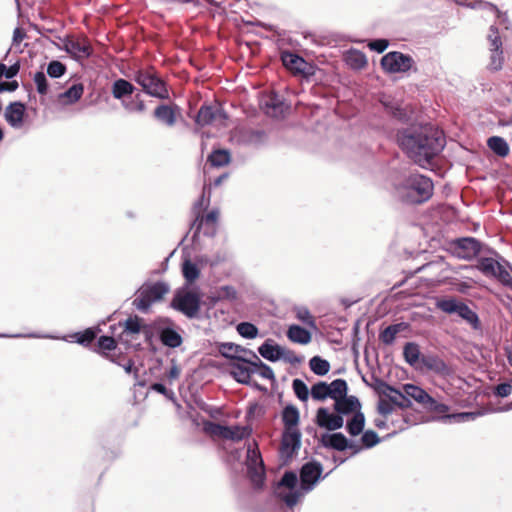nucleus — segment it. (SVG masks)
Wrapping results in <instances>:
<instances>
[{
  "instance_id": "obj_1",
  "label": "nucleus",
  "mask_w": 512,
  "mask_h": 512,
  "mask_svg": "<svg viewBox=\"0 0 512 512\" xmlns=\"http://www.w3.org/2000/svg\"><path fill=\"white\" fill-rule=\"evenodd\" d=\"M400 145L415 163L426 167L444 148L445 136L439 128L425 124L407 130L400 137Z\"/></svg>"
},
{
  "instance_id": "obj_2",
  "label": "nucleus",
  "mask_w": 512,
  "mask_h": 512,
  "mask_svg": "<svg viewBox=\"0 0 512 512\" xmlns=\"http://www.w3.org/2000/svg\"><path fill=\"white\" fill-rule=\"evenodd\" d=\"M399 199L407 204L419 205L427 202L434 191L433 181L421 174H411L395 186Z\"/></svg>"
},
{
  "instance_id": "obj_3",
  "label": "nucleus",
  "mask_w": 512,
  "mask_h": 512,
  "mask_svg": "<svg viewBox=\"0 0 512 512\" xmlns=\"http://www.w3.org/2000/svg\"><path fill=\"white\" fill-rule=\"evenodd\" d=\"M381 66L384 71L390 74L407 73L410 70H417L413 57L399 51H391L385 54L381 59Z\"/></svg>"
},
{
  "instance_id": "obj_4",
  "label": "nucleus",
  "mask_w": 512,
  "mask_h": 512,
  "mask_svg": "<svg viewBox=\"0 0 512 512\" xmlns=\"http://www.w3.org/2000/svg\"><path fill=\"white\" fill-rule=\"evenodd\" d=\"M169 292V287L164 282H156L142 288L139 295L134 299L133 305L142 312H147L151 305L164 298Z\"/></svg>"
},
{
  "instance_id": "obj_5",
  "label": "nucleus",
  "mask_w": 512,
  "mask_h": 512,
  "mask_svg": "<svg viewBox=\"0 0 512 512\" xmlns=\"http://www.w3.org/2000/svg\"><path fill=\"white\" fill-rule=\"evenodd\" d=\"M134 79L149 96H168L164 81L154 70H139L136 72Z\"/></svg>"
},
{
  "instance_id": "obj_6",
  "label": "nucleus",
  "mask_w": 512,
  "mask_h": 512,
  "mask_svg": "<svg viewBox=\"0 0 512 512\" xmlns=\"http://www.w3.org/2000/svg\"><path fill=\"white\" fill-rule=\"evenodd\" d=\"M201 204L202 203H199V205H195L193 208L195 219L191 225V229H194V237H197L201 231H203L206 236H214L217 230L219 211L213 209L205 215H202L200 209Z\"/></svg>"
},
{
  "instance_id": "obj_7",
  "label": "nucleus",
  "mask_w": 512,
  "mask_h": 512,
  "mask_svg": "<svg viewBox=\"0 0 512 512\" xmlns=\"http://www.w3.org/2000/svg\"><path fill=\"white\" fill-rule=\"evenodd\" d=\"M171 307L183 313L188 318H195L200 311L201 298L193 291L179 292L174 296Z\"/></svg>"
},
{
  "instance_id": "obj_8",
  "label": "nucleus",
  "mask_w": 512,
  "mask_h": 512,
  "mask_svg": "<svg viewBox=\"0 0 512 512\" xmlns=\"http://www.w3.org/2000/svg\"><path fill=\"white\" fill-rule=\"evenodd\" d=\"M380 103L394 118L402 122L417 120V111L412 105L399 98H383Z\"/></svg>"
},
{
  "instance_id": "obj_9",
  "label": "nucleus",
  "mask_w": 512,
  "mask_h": 512,
  "mask_svg": "<svg viewBox=\"0 0 512 512\" xmlns=\"http://www.w3.org/2000/svg\"><path fill=\"white\" fill-rule=\"evenodd\" d=\"M476 268L487 277L498 279L504 285L512 284V277L506 268L493 258L484 257L478 260Z\"/></svg>"
},
{
  "instance_id": "obj_10",
  "label": "nucleus",
  "mask_w": 512,
  "mask_h": 512,
  "mask_svg": "<svg viewBox=\"0 0 512 512\" xmlns=\"http://www.w3.org/2000/svg\"><path fill=\"white\" fill-rule=\"evenodd\" d=\"M301 446V432L299 429H284L280 444L282 457L291 458Z\"/></svg>"
},
{
  "instance_id": "obj_11",
  "label": "nucleus",
  "mask_w": 512,
  "mask_h": 512,
  "mask_svg": "<svg viewBox=\"0 0 512 512\" xmlns=\"http://www.w3.org/2000/svg\"><path fill=\"white\" fill-rule=\"evenodd\" d=\"M454 253L457 257L470 260L481 251V244L472 237L461 238L453 243Z\"/></svg>"
},
{
  "instance_id": "obj_12",
  "label": "nucleus",
  "mask_w": 512,
  "mask_h": 512,
  "mask_svg": "<svg viewBox=\"0 0 512 512\" xmlns=\"http://www.w3.org/2000/svg\"><path fill=\"white\" fill-rule=\"evenodd\" d=\"M323 466L316 461L305 463L300 470V480L303 489L309 490L320 479Z\"/></svg>"
},
{
  "instance_id": "obj_13",
  "label": "nucleus",
  "mask_w": 512,
  "mask_h": 512,
  "mask_svg": "<svg viewBox=\"0 0 512 512\" xmlns=\"http://www.w3.org/2000/svg\"><path fill=\"white\" fill-rule=\"evenodd\" d=\"M259 106L272 118L284 117L290 110V104L285 103L283 98H261Z\"/></svg>"
},
{
  "instance_id": "obj_14",
  "label": "nucleus",
  "mask_w": 512,
  "mask_h": 512,
  "mask_svg": "<svg viewBox=\"0 0 512 512\" xmlns=\"http://www.w3.org/2000/svg\"><path fill=\"white\" fill-rule=\"evenodd\" d=\"M19 64H13L7 67L5 64L0 63V93L13 92L18 87V82L12 80L19 72Z\"/></svg>"
},
{
  "instance_id": "obj_15",
  "label": "nucleus",
  "mask_w": 512,
  "mask_h": 512,
  "mask_svg": "<svg viewBox=\"0 0 512 512\" xmlns=\"http://www.w3.org/2000/svg\"><path fill=\"white\" fill-rule=\"evenodd\" d=\"M316 423L319 427L325 428L330 431H335L342 428L344 420L338 414H331L326 408H319L316 413Z\"/></svg>"
},
{
  "instance_id": "obj_16",
  "label": "nucleus",
  "mask_w": 512,
  "mask_h": 512,
  "mask_svg": "<svg viewBox=\"0 0 512 512\" xmlns=\"http://www.w3.org/2000/svg\"><path fill=\"white\" fill-rule=\"evenodd\" d=\"M321 443L324 447L332 448L337 451H344L347 448L354 449V453L360 451V447L349 443L348 439L342 433L324 434L321 437Z\"/></svg>"
},
{
  "instance_id": "obj_17",
  "label": "nucleus",
  "mask_w": 512,
  "mask_h": 512,
  "mask_svg": "<svg viewBox=\"0 0 512 512\" xmlns=\"http://www.w3.org/2000/svg\"><path fill=\"white\" fill-rule=\"evenodd\" d=\"M421 364L441 376H448L452 373L451 367L437 355H422Z\"/></svg>"
},
{
  "instance_id": "obj_18",
  "label": "nucleus",
  "mask_w": 512,
  "mask_h": 512,
  "mask_svg": "<svg viewBox=\"0 0 512 512\" xmlns=\"http://www.w3.org/2000/svg\"><path fill=\"white\" fill-rule=\"evenodd\" d=\"M235 357L237 362L231 364V375L233 378L242 384H249L251 381V375L255 373V369L249 363H244L243 361H239Z\"/></svg>"
},
{
  "instance_id": "obj_19",
  "label": "nucleus",
  "mask_w": 512,
  "mask_h": 512,
  "mask_svg": "<svg viewBox=\"0 0 512 512\" xmlns=\"http://www.w3.org/2000/svg\"><path fill=\"white\" fill-rule=\"evenodd\" d=\"M361 404L356 396H343V398L334 401V410L341 414H350L360 412Z\"/></svg>"
},
{
  "instance_id": "obj_20",
  "label": "nucleus",
  "mask_w": 512,
  "mask_h": 512,
  "mask_svg": "<svg viewBox=\"0 0 512 512\" xmlns=\"http://www.w3.org/2000/svg\"><path fill=\"white\" fill-rule=\"evenodd\" d=\"M381 393L388 397L389 401L400 407V408H409L411 406V401L407 397V395L396 388L390 386L389 384L384 383L383 389L381 390Z\"/></svg>"
},
{
  "instance_id": "obj_21",
  "label": "nucleus",
  "mask_w": 512,
  "mask_h": 512,
  "mask_svg": "<svg viewBox=\"0 0 512 512\" xmlns=\"http://www.w3.org/2000/svg\"><path fill=\"white\" fill-rule=\"evenodd\" d=\"M154 114L158 120L172 126L180 116V110L176 105H160L155 109Z\"/></svg>"
},
{
  "instance_id": "obj_22",
  "label": "nucleus",
  "mask_w": 512,
  "mask_h": 512,
  "mask_svg": "<svg viewBox=\"0 0 512 512\" xmlns=\"http://www.w3.org/2000/svg\"><path fill=\"white\" fill-rule=\"evenodd\" d=\"M24 114L25 106L20 102H14L7 107L5 118L11 126L20 127L23 122Z\"/></svg>"
},
{
  "instance_id": "obj_23",
  "label": "nucleus",
  "mask_w": 512,
  "mask_h": 512,
  "mask_svg": "<svg viewBox=\"0 0 512 512\" xmlns=\"http://www.w3.org/2000/svg\"><path fill=\"white\" fill-rule=\"evenodd\" d=\"M403 391L408 398L414 399L424 408L427 406L428 402L431 401V396L424 389L414 384H405Z\"/></svg>"
},
{
  "instance_id": "obj_24",
  "label": "nucleus",
  "mask_w": 512,
  "mask_h": 512,
  "mask_svg": "<svg viewBox=\"0 0 512 512\" xmlns=\"http://www.w3.org/2000/svg\"><path fill=\"white\" fill-rule=\"evenodd\" d=\"M250 354L254 358V361H248L243 357H238L237 359L239 361H243L244 363H249L251 366L254 367L255 372H258L261 377L269 380H274L275 376L271 367L263 363L254 352L250 351Z\"/></svg>"
},
{
  "instance_id": "obj_25",
  "label": "nucleus",
  "mask_w": 512,
  "mask_h": 512,
  "mask_svg": "<svg viewBox=\"0 0 512 512\" xmlns=\"http://www.w3.org/2000/svg\"><path fill=\"white\" fill-rule=\"evenodd\" d=\"M300 414L294 405H287L282 411L284 429H299Z\"/></svg>"
},
{
  "instance_id": "obj_26",
  "label": "nucleus",
  "mask_w": 512,
  "mask_h": 512,
  "mask_svg": "<svg viewBox=\"0 0 512 512\" xmlns=\"http://www.w3.org/2000/svg\"><path fill=\"white\" fill-rule=\"evenodd\" d=\"M160 341L164 346L169 348H177L183 342L182 336L170 327L163 328L159 334Z\"/></svg>"
},
{
  "instance_id": "obj_27",
  "label": "nucleus",
  "mask_w": 512,
  "mask_h": 512,
  "mask_svg": "<svg viewBox=\"0 0 512 512\" xmlns=\"http://www.w3.org/2000/svg\"><path fill=\"white\" fill-rule=\"evenodd\" d=\"M116 348H117V341L113 337L101 336L97 341L94 351L96 353H99L100 355L104 356L105 358L113 361V358L109 354V352L115 350Z\"/></svg>"
},
{
  "instance_id": "obj_28",
  "label": "nucleus",
  "mask_w": 512,
  "mask_h": 512,
  "mask_svg": "<svg viewBox=\"0 0 512 512\" xmlns=\"http://www.w3.org/2000/svg\"><path fill=\"white\" fill-rule=\"evenodd\" d=\"M65 50L77 58H86L91 54V48L87 43L74 40L65 43Z\"/></svg>"
},
{
  "instance_id": "obj_29",
  "label": "nucleus",
  "mask_w": 512,
  "mask_h": 512,
  "mask_svg": "<svg viewBox=\"0 0 512 512\" xmlns=\"http://www.w3.org/2000/svg\"><path fill=\"white\" fill-rule=\"evenodd\" d=\"M287 337L290 341L303 345L311 341L310 332L299 325H291L287 331Z\"/></svg>"
},
{
  "instance_id": "obj_30",
  "label": "nucleus",
  "mask_w": 512,
  "mask_h": 512,
  "mask_svg": "<svg viewBox=\"0 0 512 512\" xmlns=\"http://www.w3.org/2000/svg\"><path fill=\"white\" fill-rule=\"evenodd\" d=\"M345 62L350 68L360 70L367 65V57L361 51L350 50L345 55Z\"/></svg>"
},
{
  "instance_id": "obj_31",
  "label": "nucleus",
  "mask_w": 512,
  "mask_h": 512,
  "mask_svg": "<svg viewBox=\"0 0 512 512\" xmlns=\"http://www.w3.org/2000/svg\"><path fill=\"white\" fill-rule=\"evenodd\" d=\"M218 114H220L218 107L204 105L197 114L196 122L202 126L208 125L216 119Z\"/></svg>"
},
{
  "instance_id": "obj_32",
  "label": "nucleus",
  "mask_w": 512,
  "mask_h": 512,
  "mask_svg": "<svg viewBox=\"0 0 512 512\" xmlns=\"http://www.w3.org/2000/svg\"><path fill=\"white\" fill-rule=\"evenodd\" d=\"M259 354L269 361H277L282 357V348L278 345H272L269 341L264 342L258 348Z\"/></svg>"
},
{
  "instance_id": "obj_33",
  "label": "nucleus",
  "mask_w": 512,
  "mask_h": 512,
  "mask_svg": "<svg viewBox=\"0 0 512 512\" xmlns=\"http://www.w3.org/2000/svg\"><path fill=\"white\" fill-rule=\"evenodd\" d=\"M207 161L213 167H223L230 163L231 155L226 149H217L208 156Z\"/></svg>"
},
{
  "instance_id": "obj_34",
  "label": "nucleus",
  "mask_w": 512,
  "mask_h": 512,
  "mask_svg": "<svg viewBox=\"0 0 512 512\" xmlns=\"http://www.w3.org/2000/svg\"><path fill=\"white\" fill-rule=\"evenodd\" d=\"M405 328L406 325L404 323L390 325L380 332L379 339L385 345H391L394 342L396 335Z\"/></svg>"
},
{
  "instance_id": "obj_35",
  "label": "nucleus",
  "mask_w": 512,
  "mask_h": 512,
  "mask_svg": "<svg viewBox=\"0 0 512 512\" xmlns=\"http://www.w3.org/2000/svg\"><path fill=\"white\" fill-rule=\"evenodd\" d=\"M403 356L405 361L410 365H415L417 362H421V352L419 345L414 342H408L403 348Z\"/></svg>"
},
{
  "instance_id": "obj_36",
  "label": "nucleus",
  "mask_w": 512,
  "mask_h": 512,
  "mask_svg": "<svg viewBox=\"0 0 512 512\" xmlns=\"http://www.w3.org/2000/svg\"><path fill=\"white\" fill-rule=\"evenodd\" d=\"M487 144L498 156L505 157L509 154V146L502 137L492 136L488 139Z\"/></svg>"
},
{
  "instance_id": "obj_37",
  "label": "nucleus",
  "mask_w": 512,
  "mask_h": 512,
  "mask_svg": "<svg viewBox=\"0 0 512 512\" xmlns=\"http://www.w3.org/2000/svg\"><path fill=\"white\" fill-rule=\"evenodd\" d=\"M364 425H365L364 414L361 412H357L353 415L351 420H349L347 422L346 428H347L348 433L351 436H357L363 431Z\"/></svg>"
},
{
  "instance_id": "obj_38",
  "label": "nucleus",
  "mask_w": 512,
  "mask_h": 512,
  "mask_svg": "<svg viewBox=\"0 0 512 512\" xmlns=\"http://www.w3.org/2000/svg\"><path fill=\"white\" fill-rule=\"evenodd\" d=\"M330 395L329 397L334 401L339 398H343L347 394L348 386L344 379H335L328 384Z\"/></svg>"
},
{
  "instance_id": "obj_39",
  "label": "nucleus",
  "mask_w": 512,
  "mask_h": 512,
  "mask_svg": "<svg viewBox=\"0 0 512 512\" xmlns=\"http://www.w3.org/2000/svg\"><path fill=\"white\" fill-rule=\"evenodd\" d=\"M249 435L247 427L243 426H226L224 439L232 441H241Z\"/></svg>"
},
{
  "instance_id": "obj_40",
  "label": "nucleus",
  "mask_w": 512,
  "mask_h": 512,
  "mask_svg": "<svg viewBox=\"0 0 512 512\" xmlns=\"http://www.w3.org/2000/svg\"><path fill=\"white\" fill-rule=\"evenodd\" d=\"M457 314L466 320L473 328H478L480 325L478 315L464 302H462Z\"/></svg>"
},
{
  "instance_id": "obj_41",
  "label": "nucleus",
  "mask_w": 512,
  "mask_h": 512,
  "mask_svg": "<svg viewBox=\"0 0 512 512\" xmlns=\"http://www.w3.org/2000/svg\"><path fill=\"white\" fill-rule=\"evenodd\" d=\"M310 369L319 376L326 375L330 370V364L327 360L322 359L319 356H314L309 361Z\"/></svg>"
},
{
  "instance_id": "obj_42",
  "label": "nucleus",
  "mask_w": 512,
  "mask_h": 512,
  "mask_svg": "<svg viewBox=\"0 0 512 512\" xmlns=\"http://www.w3.org/2000/svg\"><path fill=\"white\" fill-rule=\"evenodd\" d=\"M311 397L317 401H324L330 395L328 383L320 381L314 384L310 390Z\"/></svg>"
},
{
  "instance_id": "obj_43",
  "label": "nucleus",
  "mask_w": 512,
  "mask_h": 512,
  "mask_svg": "<svg viewBox=\"0 0 512 512\" xmlns=\"http://www.w3.org/2000/svg\"><path fill=\"white\" fill-rule=\"evenodd\" d=\"M133 85L125 79H118L113 83V96H127L133 93Z\"/></svg>"
},
{
  "instance_id": "obj_44",
  "label": "nucleus",
  "mask_w": 512,
  "mask_h": 512,
  "mask_svg": "<svg viewBox=\"0 0 512 512\" xmlns=\"http://www.w3.org/2000/svg\"><path fill=\"white\" fill-rule=\"evenodd\" d=\"M248 477L256 489H261L265 480V468H250L247 469Z\"/></svg>"
},
{
  "instance_id": "obj_45",
  "label": "nucleus",
  "mask_w": 512,
  "mask_h": 512,
  "mask_svg": "<svg viewBox=\"0 0 512 512\" xmlns=\"http://www.w3.org/2000/svg\"><path fill=\"white\" fill-rule=\"evenodd\" d=\"M182 272L188 283H193L200 276V270L198 269L197 265L189 260H186L183 263Z\"/></svg>"
},
{
  "instance_id": "obj_46",
  "label": "nucleus",
  "mask_w": 512,
  "mask_h": 512,
  "mask_svg": "<svg viewBox=\"0 0 512 512\" xmlns=\"http://www.w3.org/2000/svg\"><path fill=\"white\" fill-rule=\"evenodd\" d=\"M462 302L457 301L454 298L441 299L437 302V308L447 314H453L458 312Z\"/></svg>"
},
{
  "instance_id": "obj_47",
  "label": "nucleus",
  "mask_w": 512,
  "mask_h": 512,
  "mask_svg": "<svg viewBox=\"0 0 512 512\" xmlns=\"http://www.w3.org/2000/svg\"><path fill=\"white\" fill-rule=\"evenodd\" d=\"M97 331L93 328H87L83 332H77L73 335L75 341L83 346H89L96 338Z\"/></svg>"
},
{
  "instance_id": "obj_48",
  "label": "nucleus",
  "mask_w": 512,
  "mask_h": 512,
  "mask_svg": "<svg viewBox=\"0 0 512 512\" xmlns=\"http://www.w3.org/2000/svg\"><path fill=\"white\" fill-rule=\"evenodd\" d=\"M282 61L285 66L300 71L302 68V65L305 63L303 58L299 57L296 54L293 53H284L282 55Z\"/></svg>"
},
{
  "instance_id": "obj_49",
  "label": "nucleus",
  "mask_w": 512,
  "mask_h": 512,
  "mask_svg": "<svg viewBox=\"0 0 512 512\" xmlns=\"http://www.w3.org/2000/svg\"><path fill=\"white\" fill-rule=\"evenodd\" d=\"M292 388L297 398L306 402L309 398V389L307 385L301 379H294L292 382Z\"/></svg>"
},
{
  "instance_id": "obj_50",
  "label": "nucleus",
  "mask_w": 512,
  "mask_h": 512,
  "mask_svg": "<svg viewBox=\"0 0 512 512\" xmlns=\"http://www.w3.org/2000/svg\"><path fill=\"white\" fill-rule=\"evenodd\" d=\"M237 332L244 338L253 339L258 335V328L249 322H241L237 325Z\"/></svg>"
},
{
  "instance_id": "obj_51",
  "label": "nucleus",
  "mask_w": 512,
  "mask_h": 512,
  "mask_svg": "<svg viewBox=\"0 0 512 512\" xmlns=\"http://www.w3.org/2000/svg\"><path fill=\"white\" fill-rule=\"evenodd\" d=\"M226 426L218 423L207 421L204 423V430L207 434L213 437H219L224 439Z\"/></svg>"
},
{
  "instance_id": "obj_52",
  "label": "nucleus",
  "mask_w": 512,
  "mask_h": 512,
  "mask_svg": "<svg viewBox=\"0 0 512 512\" xmlns=\"http://www.w3.org/2000/svg\"><path fill=\"white\" fill-rule=\"evenodd\" d=\"M491 50V56H490V62L488 64V68L492 71H497L502 68L503 65V52L502 49H490Z\"/></svg>"
},
{
  "instance_id": "obj_53",
  "label": "nucleus",
  "mask_w": 512,
  "mask_h": 512,
  "mask_svg": "<svg viewBox=\"0 0 512 512\" xmlns=\"http://www.w3.org/2000/svg\"><path fill=\"white\" fill-rule=\"evenodd\" d=\"M483 413L481 411L475 412H460L455 414H447L445 415L446 419H453L456 422H465L475 420L477 417L481 416Z\"/></svg>"
},
{
  "instance_id": "obj_54",
  "label": "nucleus",
  "mask_w": 512,
  "mask_h": 512,
  "mask_svg": "<svg viewBox=\"0 0 512 512\" xmlns=\"http://www.w3.org/2000/svg\"><path fill=\"white\" fill-rule=\"evenodd\" d=\"M247 469L250 468H264V463L261 458L260 452L256 450H248L247 453V461H246Z\"/></svg>"
},
{
  "instance_id": "obj_55",
  "label": "nucleus",
  "mask_w": 512,
  "mask_h": 512,
  "mask_svg": "<svg viewBox=\"0 0 512 512\" xmlns=\"http://www.w3.org/2000/svg\"><path fill=\"white\" fill-rule=\"evenodd\" d=\"M141 331V319L137 316L129 317L124 322V332L138 334Z\"/></svg>"
},
{
  "instance_id": "obj_56",
  "label": "nucleus",
  "mask_w": 512,
  "mask_h": 512,
  "mask_svg": "<svg viewBox=\"0 0 512 512\" xmlns=\"http://www.w3.org/2000/svg\"><path fill=\"white\" fill-rule=\"evenodd\" d=\"M66 71V67L60 61H51L47 67V74L52 78L61 77Z\"/></svg>"
},
{
  "instance_id": "obj_57",
  "label": "nucleus",
  "mask_w": 512,
  "mask_h": 512,
  "mask_svg": "<svg viewBox=\"0 0 512 512\" xmlns=\"http://www.w3.org/2000/svg\"><path fill=\"white\" fill-rule=\"evenodd\" d=\"M380 441V438L378 437L377 433L373 430H367L363 433L361 437L362 445L365 448H371L375 445H377Z\"/></svg>"
},
{
  "instance_id": "obj_58",
  "label": "nucleus",
  "mask_w": 512,
  "mask_h": 512,
  "mask_svg": "<svg viewBox=\"0 0 512 512\" xmlns=\"http://www.w3.org/2000/svg\"><path fill=\"white\" fill-rule=\"evenodd\" d=\"M125 108L129 111H142L144 108L140 98H119Z\"/></svg>"
},
{
  "instance_id": "obj_59",
  "label": "nucleus",
  "mask_w": 512,
  "mask_h": 512,
  "mask_svg": "<svg viewBox=\"0 0 512 512\" xmlns=\"http://www.w3.org/2000/svg\"><path fill=\"white\" fill-rule=\"evenodd\" d=\"M425 409L435 414H446L449 411V406L439 403L431 397V401L428 402Z\"/></svg>"
},
{
  "instance_id": "obj_60",
  "label": "nucleus",
  "mask_w": 512,
  "mask_h": 512,
  "mask_svg": "<svg viewBox=\"0 0 512 512\" xmlns=\"http://www.w3.org/2000/svg\"><path fill=\"white\" fill-rule=\"evenodd\" d=\"M488 41L490 42V49L495 48L497 50L502 48V41L499 37L497 28H495L494 26L490 27Z\"/></svg>"
},
{
  "instance_id": "obj_61",
  "label": "nucleus",
  "mask_w": 512,
  "mask_h": 512,
  "mask_svg": "<svg viewBox=\"0 0 512 512\" xmlns=\"http://www.w3.org/2000/svg\"><path fill=\"white\" fill-rule=\"evenodd\" d=\"M34 82L37 86V91L40 93V94H45L46 91H47V79H46V75L39 71V72H36L35 75H34Z\"/></svg>"
},
{
  "instance_id": "obj_62",
  "label": "nucleus",
  "mask_w": 512,
  "mask_h": 512,
  "mask_svg": "<svg viewBox=\"0 0 512 512\" xmlns=\"http://www.w3.org/2000/svg\"><path fill=\"white\" fill-rule=\"evenodd\" d=\"M279 484L289 489H293L297 484L296 474L291 471L285 472Z\"/></svg>"
},
{
  "instance_id": "obj_63",
  "label": "nucleus",
  "mask_w": 512,
  "mask_h": 512,
  "mask_svg": "<svg viewBox=\"0 0 512 512\" xmlns=\"http://www.w3.org/2000/svg\"><path fill=\"white\" fill-rule=\"evenodd\" d=\"M389 45V42L387 39H375L368 43V47L372 51H376L378 53L384 52Z\"/></svg>"
},
{
  "instance_id": "obj_64",
  "label": "nucleus",
  "mask_w": 512,
  "mask_h": 512,
  "mask_svg": "<svg viewBox=\"0 0 512 512\" xmlns=\"http://www.w3.org/2000/svg\"><path fill=\"white\" fill-rule=\"evenodd\" d=\"M296 317L297 319H299L300 321L309 326H315L314 317L310 314V312L307 309H299L297 311Z\"/></svg>"
}]
</instances>
